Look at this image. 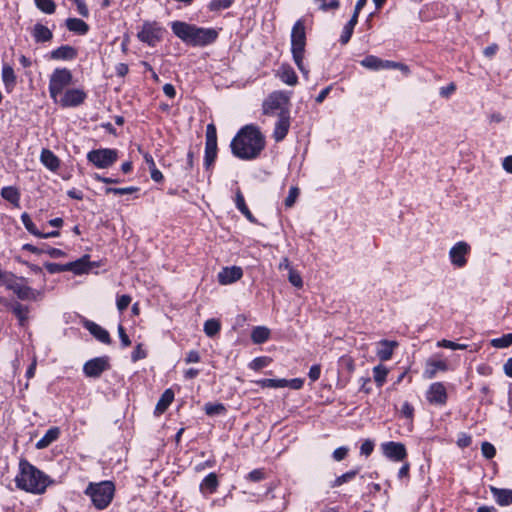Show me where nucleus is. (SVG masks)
<instances>
[{"instance_id": "40", "label": "nucleus", "mask_w": 512, "mask_h": 512, "mask_svg": "<svg viewBox=\"0 0 512 512\" xmlns=\"http://www.w3.org/2000/svg\"><path fill=\"white\" fill-rule=\"evenodd\" d=\"M387 374V368L382 365H378L373 368L374 381L376 382L378 387H381L384 384V382L386 381Z\"/></svg>"}, {"instance_id": "24", "label": "nucleus", "mask_w": 512, "mask_h": 512, "mask_svg": "<svg viewBox=\"0 0 512 512\" xmlns=\"http://www.w3.org/2000/svg\"><path fill=\"white\" fill-rule=\"evenodd\" d=\"M235 204L238 210L247 218L248 221L251 223H257L256 218L253 216L249 208L247 207L245 203L244 196L240 189H237L235 194Z\"/></svg>"}, {"instance_id": "52", "label": "nucleus", "mask_w": 512, "mask_h": 512, "mask_svg": "<svg viewBox=\"0 0 512 512\" xmlns=\"http://www.w3.org/2000/svg\"><path fill=\"white\" fill-rule=\"evenodd\" d=\"M45 268L47 269V271L51 274H55V273H60V272H64V271H68L67 270V264H58V263H45Z\"/></svg>"}, {"instance_id": "39", "label": "nucleus", "mask_w": 512, "mask_h": 512, "mask_svg": "<svg viewBox=\"0 0 512 512\" xmlns=\"http://www.w3.org/2000/svg\"><path fill=\"white\" fill-rule=\"evenodd\" d=\"M358 474V470H350L344 474H342L341 476L337 477L330 485L331 488H336V487H339L349 481H351L352 479H354L356 477V475Z\"/></svg>"}, {"instance_id": "9", "label": "nucleus", "mask_w": 512, "mask_h": 512, "mask_svg": "<svg viewBox=\"0 0 512 512\" xmlns=\"http://www.w3.org/2000/svg\"><path fill=\"white\" fill-rule=\"evenodd\" d=\"M87 159L97 168L106 169L117 161L118 152L110 148L95 149L87 154Z\"/></svg>"}, {"instance_id": "14", "label": "nucleus", "mask_w": 512, "mask_h": 512, "mask_svg": "<svg viewBox=\"0 0 512 512\" xmlns=\"http://www.w3.org/2000/svg\"><path fill=\"white\" fill-rule=\"evenodd\" d=\"M86 93L80 89H68L63 96L58 100L63 107H76L84 102Z\"/></svg>"}, {"instance_id": "11", "label": "nucleus", "mask_w": 512, "mask_h": 512, "mask_svg": "<svg viewBox=\"0 0 512 512\" xmlns=\"http://www.w3.org/2000/svg\"><path fill=\"white\" fill-rule=\"evenodd\" d=\"M470 251L471 247L467 242H457L449 251L451 263L457 268L464 267L467 264V256L470 254Z\"/></svg>"}, {"instance_id": "28", "label": "nucleus", "mask_w": 512, "mask_h": 512, "mask_svg": "<svg viewBox=\"0 0 512 512\" xmlns=\"http://www.w3.org/2000/svg\"><path fill=\"white\" fill-rule=\"evenodd\" d=\"M66 27L69 31L79 35H85L89 30L88 24L79 18H68L66 20Z\"/></svg>"}, {"instance_id": "58", "label": "nucleus", "mask_w": 512, "mask_h": 512, "mask_svg": "<svg viewBox=\"0 0 512 512\" xmlns=\"http://www.w3.org/2000/svg\"><path fill=\"white\" fill-rule=\"evenodd\" d=\"M146 356H147L146 351L142 348L141 344H138L136 346L135 350L133 351L131 358H132V361L136 362L140 359L146 358Z\"/></svg>"}, {"instance_id": "41", "label": "nucleus", "mask_w": 512, "mask_h": 512, "mask_svg": "<svg viewBox=\"0 0 512 512\" xmlns=\"http://www.w3.org/2000/svg\"><path fill=\"white\" fill-rule=\"evenodd\" d=\"M220 322L216 319H209L204 323V332L208 337H213L220 331Z\"/></svg>"}, {"instance_id": "3", "label": "nucleus", "mask_w": 512, "mask_h": 512, "mask_svg": "<svg viewBox=\"0 0 512 512\" xmlns=\"http://www.w3.org/2000/svg\"><path fill=\"white\" fill-rule=\"evenodd\" d=\"M173 33L191 46H206L216 41L218 32L213 28L197 27L182 21L171 23Z\"/></svg>"}, {"instance_id": "57", "label": "nucleus", "mask_w": 512, "mask_h": 512, "mask_svg": "<svg viewBox=\"0 0 512 512\" xmlns=\"http://www.w3.org/2000/svg\"><path fill=\"white\" fill-rule=\"evenodd\" d=\"M206 142H217L216 127L214 124H208L206 128Z\"/></svg>"}, {"instance_id": "42", "label": "nucleus", "mask_w": 512, "mask_h": 512, "mask_svg": "<svg viewBox=\"0 0 512 512\" xmlns=\"http://www.w3.org/2000/svg\"><path fill=\"white\" fill-rule=\"evenodd\" d=\"M490 343L495 348H507L512 345V333L504 334L499 338H494Z\"/></svg>"}, {"instance_id": "56", "label": "nucleus", "mask_w": 512, "mask_h": 512, "mask_svg": "<svg viewBox=\"0 0 512 512\" xmlns=\"http://www.w3.org/2000/svg\"><path fill=\"white\" fill-rule=\"evenodd\" d=\"M353 30L354 28L350 27V25L344 26L342 34L340 36L341 44L346 45L350 41L351 36L353 34Z\"/></svg>"}, {"instance_id": "1", "label": "nucleus", "mask_w": 512, "mask_h": 512, "mask_svg": "<svg viewBox=\"0 0 512 512\" xmlns=\"http://www.w3.org/2000/svg\"><path fill=\"white\" fill-rule=\"evenodd\" d=\"M230 146L234 156L251 160L264 149L265 139L256 126L246 125L233 138Z\"/></svg>"}, {"instance_id": "61", "label": "nucleus", "mask_w": 512, "mask_h": 512, "mask_svg": "<svg viewBox=\"0 0 512 512\" xmlns=\"http://www.w3.org/2000/svg\"><path fill=\"white\" fill-rule=\"evenodd\" d=\"M348 448L347 447H339L334 450L333 452V458L335 461H342L348 454Z\"/></svg>"}, {"instance_id": "15", "label": "nucleus", "mask_w": 512, "mask_h": 512, "mask_svg": "<svg viewBox=\"0 0 512 512\" xmlns=\"http://www.w3.org/2000/svg\"><path fill=\"white\" fill-rule=\"evenodd\" d=\"M427 399L430 403L444 405L447 401L445 386L440 382L433 383L427 391Z\"/></svg>"}, {"instance_id": "30", "label": "nucleus", "mask_w": 512, "mask_h": 512, "mask_svg": "<svg viewBox=\"0 0 512 512\" xmlns=\"http://www.w3.org/2000/svg\"><path fill=\"white\" fill-rule=\"evenodd\" d=\"M1 196L9 201L13 206L19 207L20 206V193L17 190V188L13 186H7L3 187L1 189Z\"/></svg>"}, {"instance_id": "26", "label": "nucleus", "mask_w": 512, "mask_h": 512, "mask_svg": "<svg viewBox=\"0 0 512 512\" xmlns=\"http://www.w3.org/2000/svg\"><path fill=\"white\" fill-rule=\"evenodd\" d=\"M60 435V430L58 427H52L48 429L45 435L36 443L37 449H44L48 447L51 443L56 441Z\"/></svg>"}, {"instance_id": "53", "label": "nucleus", "mask_w": 512, "mask_h": 512, "mask_svg": "<svg viewBox=\"0 0 512 512\" xmlns=\"http://www.w3.org/2000/svg\"><path fill=\"white\" fill-rule=\"evenodd\" d=\"M481 451L484 457L492 459L496 454L495 447L489 442H483L481 445Z\"/></svg>"}, {"instance_id": "29", "label": "nucleus", "mask_w": 512, "mask_h": 512, "mask_svg": "<svg viewBox=\"0 0 512 512\" xmlns=\"http://www.w3.org/2000/svg\"><path fill=\"white\" fill-rule=\"evenodd\" d=\"M447 369V365L444 361H436V360H428L426 363V369L424 371V376L427 379H432L435 377L437 371H445Z\"/></svg>"}, {"instance_id": "33", "label": "nucleus", "mask_w": 512, "mask_h": 512, "mask_svg": "<svg viewBox=\"0 0 512 512\" xmlns=\"http://www.w3.org/2000/svg\"><path fill=\"white\" fill-rule=\"evenodd\" d=\"M270 337V330L265 326H257L252 330L251 339L255 344H262Z\"/></svg>"}, {"instance_id": "27", "label": "nucleus", "mask_w": 512, "mask_h": 512, "mask_svg": "<svg viewBox=\"0 0 512 512\" xmlns=\"http://www.w3.org/2000/svg\"><path fill=\"white\" fill-rule=\"evenodd\" d=\"M219 485L217 475L215 473L208 474L200 484V491L205 494H212L217 490Z\"/></svg>"}, {"instance_id": "13", "label": "nucleus", "mask_w": 512, "mask_h": 512, "mask_svg": "<svg viewBox=\"0 0 512 512\" xmlns=\"http://www.w3.org/2000/svg\"><path fill=\"white\" fill-rule=\"evenodd\" d=\"M383 454L393 461H403L407 457L405 445L400 442L389 441L381 445Z\"/></svg>"}, {"instance_id": "35", "label": "nucleus", "mask_w": 512, "mask_h": 512, "mask_svg": "<svg viewBox=\"0 0 512 512\" xmlns=\"http://www.w3.org/2000/svg\"><path fill=\"white\" fill-rule=\"evenodd\" d=\"M217 156V142L205 143V165L209 167Z\"/></svg>"}, {"instance_id": "60", "label": "nucleus", "mask_w": 512, "mask_h": 512, "mask_svg": "<svg viewBox=\"0 0 512 512\" xmlns=\"http://www.w3.org/2000/svg\"><path fill=\"white\" fill-rule=\"evenodd\" d=\"M321 374V366L319 364H315L311 366L308 376L312 382L317 381L320 378Z\"/></svg>"}, {"instance_id": "2", "label": "nucleus", "mask_w": 512, "mask_h": 512, "mask_svg": "<svg viewBox=\"0 0 512 512\" xmlns=\"http://www.w3.org/2000/svg\"><path fill=\"white\" fill-rule=\"evenodd\" d=\"M17 488L33 494H43L53 484L48 475L22 459L19 462V474L15 478Z\"/></svg>"}, {"instance_id": "8", "label": "nucleus", "mask_w": 512, "mask_h": 512, "mask_svg": "<svg viewBox=\"0 0 512 512\" xmlns=\"http://www.w3.org/2000/svg\"><path fill=\"white\" fill-rule=\"evenodd\" d=\"M23 277L18 278L13 273L4 281V285L8 290L13 291L21 300H36L40 295L39 292L27 286Z\"/></svg>"}, {"instance_id": "7", "label": "nucleus", "mask_w": 512, "mask_h": 512, "mask_svg": "<svg viewBox=\"0 0 512 512\" xmlns=\"http://www.w3.org/2000/svg\"><path fill=\"white\" fill-rule=\"evenodd\" d=\"M72 82V74L66 68L55 69L50 76L49 94L54 102H58V96L63 93L65 87Z\"/></svg>"}, {"instance_id": "59", "label": "nucleus", "mask_w": 512, "mask_h": 512, "mask_svg": "<svg viewBox=\"0 0 512 512\" xmlns=\"http://www.w3.org/2000/svg\"><path fill=\"white\" fill-rule=\"evenodd\" d=\"M374 449V443L371 440H365L360 447V453L365 456L371 455Z\"/></svg>"}, {"instance_id": "64", "label": "nucleus", "mask_w": 512, "mask_h": 512, "mask_svg": "<svg viewBox=\"0 0 512 512\" xmlns=\"http://www.w3.org/2000/svg\"><path fill=\"white\" fill-rule=\"evenodd\" d=\"M472 439L469 435L462 433L457 439V445L461 448L470 446Z\"/></svg>"}, {"instance_id": "23", "label": "nucleus", "mask_w": 512, "mask_h": 512, "mask_svg": "<svg viewBox=\"0 0 512 512\" xmlns=\"http://www.w3.org/2000/svg\"><path fill=\"white\" fill-rule=\"evenodd\" d=\"M32 35L37 43L48 42L53 37L51 30L40 23L34 25Z\"/></svg>"}, {"instance_id": "36", "label": "nucleus", "mask_w": 512, "mask_h": 512, "mask_svg": "<svg viewBox=\"0 0 512 512\" xmlns=\"http://www.w3.org/2000/svg\"><path fill=\"white\" fill-rule=\"evenodd\" d=\"M12 311L15 314V316L18 318L20 325L23 326L28 318V313H29L28 307L24 306L20 303H15L13 305Z\"/></svg>"}, {"instance_id": "54", "label": "nucleus", "mask_w": 512, "mask_h": 512, "mask_svg": "<svg viewBox=\"0 0 512 512\" xmlns=\"http://www.w3.org/2000/svg\"><path fill=\"white\" fill-rule=\"evenodd\" d=\"M339 364L344 367L349 373H352L355 369V364L350 356H342L339 360Z\"/></svg>"}, {"instance_id": "34", "label": "nucleus", "mask_w": 512, "mask_h": 512, "mask_svg": "<svg viewBox=\"0 0 512 512\" xmlns=\"http://www.w3.org/2000/svg\"><path fill=\"white\" fill-rule=\"evenodd\" d=\"M2 81L7 90H10L14 87L16 83V76L14 70L9 65H4L2 68Z\"/></svg>"}, {"instance_id": "43", "label": "nucleus", "mask_w": 512, "mask_h": 512, "mask_svg": "<svg viewBox=\"0 0 512 512\" xmlns=\"http://www.w3.org/2000/svg\"><path fill=\"white\" fill-rule=\"evenodd\" d=\"M204 410L209 416L220 415L226 412L225 406L221 403H206Z\"/></svg>"}, {"instance_id": "37", "label": "nucleus", "mask_w": 512, "mask_h": 512, "mask_svg": "<svg viewBox=\"0 0 512 512\" xmlns=\"http://www.w3.org/2000/svg\"><path fill=\"white\" fill-rule=\"evenodd\" d=\"M257 385L262 388H284L286 387V379H261Z\"/></svg>"}, {"instance_id": "17", "label": "nucleus", "mask_w": 512, "mask_h": 512, "mask_svg": "<svg viewBox=\"0 0 512 512\" xmlns=\"http://www.w3.org/2000/svg\"><path fill=\"white\" fill-rule=\"evenodd\" d=\"M277 121L274 126L273 138L276 142H281L287 136L290 128V113L276 116Z\"/></svg>"}, {"instance_id": "32", "label": "nucleus", "mask_w": 512, "mask_h": 512, "mask_svg": "<svg viewBox=\"0 0 512 512\" xmlns=\"http://www.w3.org/2000/svg\"><path fill=\"white\" fill-rule=\"evenodd\" d=\"M280 79L287 85L294 86L297 84L298 78L292 67L282 65L280 68Z\"/></svg>"}, {"instance_id": "18", "label": "nucleus", "mask_w": 512, "mask_h": 512, "mask_svg": "<svg viewBox=\"0 0 512 512\" xmlns=\"http://www.w3.org/2000/svg\"><path fill=\"white\" fill-rule=\"evenodd\" d=\"M84 327L100 342L104 344L111 343V338L108 331L95 322L86 320L84 322Z\"/></svg>"}, {"instance_id": "5", "label": "nucleus", "mask_w": 512, "mask_h": 512, "mask_svg": "<svg viewBox=\"0 0 512 512\" xmlns=\"http://www.w3.org/2000/svg\"><path fill=\"white\" fill-rule=\"evenodd\" d=\"M115 486L111 481H102L99 483H90L85 490L94 506L99 509H105L112 501Z\"/></svg>"}, {"instance_id": "22", "label": "nucleus", "mask_w": 512, "mask_h": 512, "mask_svg": "<svg viewBox=\"0 0 512 512\" xmlns=\"http://www.w3.org/2000/svg\"><path fill=\"white\" fill-rule=\"evenodd\" d=\"M40 161L51 171H56L60 166L59 158L49 149H43L41 151Z\"/></svg>"}, {"instance_id": "38", "label": "nucleus", "mask_w": 512, "mask_h": 512, "mask_svg": "<svg viewBox=\"0 0 512 512\" xmlns=\"http://www.w3.org/2000/svg\"><path fill=\"white\" fill-rule=\"evenodd\" d=\"M360 64L370 70H380L381 69V59L374 55H368L363 60H361Z\"/></svg>"}, {"instance_id": "46", "label": "nucleus", "mask_w": 512, "mask_h": 512, "mask_svg": "<svg viewBox=\"0 0 512 512\" xmlns=\"http://www.w3.org/2000/svg\"><path fill=\"white\" fill-rule=\"evenodd\" d=\"M138 191L137 187H125V188H112L108 187L105 189L106 194H115V195H126V194H132L134 192Z\"/></svg>"}, {"instance_id": "49", "label": "nucleus", "mask_w": 512, "mask_h": 512, "mask_svg": "<svg viewBox=\"0 0 512 512\" xmlns=\"http://www.w3.org/2000/svg\"><path fill=\"white\" fill-rule=\"evenodd\" d=\"M288 280L293 286L297 288H302L303 286L302 277L294 269H290V272L288 273Z\"/></svg>"}, {"instance_id": "48", "label": "nucleus", "mask_w": 512, "mask_h": 512, "mask_svg": "<svg viewBox=\"0 0 512 512\" xmlns=\"http://www.w3.org/2000/svg\"><path fill=\"white\" fill-rule=\"evenodd\" d=\"M232 5V0H212L209 4L211 11L227 9Z\"/></svg>"}, {"instance_id": "63", "label": "nucleus", "mask_w": 512, "mask_h": 512, "mask_svg": "<svg viewBox=\"0 0 512 512\" xmlns=\"http://www.w3.org/2000/svg\"><path fill=\"white\" fill-rule=\"evenodd\" d=\"M401 413L404 417L412 419L414 414V408L408 402H404L401 408Z\"/></svg>"}, {"instance_id": "47", "label": "nucleus", "mask_w": 512, "mask_h": 512, "mask_svg": "<svg viewBox=\"0 0 512 512\" xmlns=\"http://www.w3.org/2000/svg\"><path fill=\"white\" fill-rule=\"evenodd\" d=\"M437 346L452 349V350H465L468 347L467 344H459V343H455L453 341L446 340V339L439 341L437 343Z\"/></svg>"}, {"instance_id": "62", "label": "nucleus", "mask_w": 512, "mask_h": 512, "mask_svg": "<svg viewBox=\"0 0 512 512\" xmlns=\"http://www.w3.org/2000/svg\"><path fill=\"white\" fill-rule=\"evenodd\" d=\"M118 334H119L121 343L124 347H128L131 345V341H130L128 335L126 334L125 329L122 325L118 326Z\"/></svg>"}, {"instance_id": "25", "label": "nucleus", "mask_w": 512, "mask_h": 512, "mask_svg": "<svg viewBox=\"0 0 512 512\" xmlns=\"http://www.w3.org/2000/svg\"><path fill=\"white\" fill-rule=\"evenodd\" d=\"M174 400V392L171 389H167L161 395L159 401L155 407V414L161 415L166 411V409L170 406V404Z\"/></svg>"}, {"instance_id": "31", "label": "nucleus", "mask_w": 512, "mask_h": 512, "mask_svg": "<svg viewBox=\"0 0 512 512\" xmlns=\"http://www.w3.org/2000/svg\"><path fill=\"white\" fill-rule=\"evenodd\" d=\"M66 268L68 271H72L75 274H82L87 272L90 269L88 265V256H83L76 261L67 263Z\"/></svg>"}, {"instance_id": "10", "label": "nucleus", "mask_w": 512, "mask_h": 512, "mask_svg": "<svg viewBox=\"0 0 512 512\" xmlns=\"http://www.w3.org/2000/svg\"><path fill=\"white\" fill-rule=\"evenodd\" d=\"M137 37L141 42L155 46L162 37V29L155 22H145Z\"/></svg>"}, {"instance_id": "19", "label": "nucleus", "mask_w": 512, "mask_h": 512, "mask_svg": "<svg viewBox=\"0 0 512 512\" xmlns=\"http://www.w3.org/2000/svg\"><path fill=\"white\" fill-rule=\"evenodd\" d=\"M398 346V342L390 340H381L377 344L376 355L381 361H388L393 355L394 349Z\"/></svg>"}, {"instance_id": "16", "label": "nucleus", "mask_w": 512, "mask_h": 512, "mask_svg": "<svg viewBox=\"0 0 512 512\" xmlns=\"http://www.w3.org/2000/svg\"><path fill=\"white\" fill-rule=\"evenodd\" d=\"M243 276L242 268L239 266L225 267L218 273V281L221 285H228L236 282Z\"/></svg>"}, {"instance_id": "44", "label": "nucleus", "mask_w": 512, "mask_h": 512, "mask_svg": "<svg viewBox=\"0 0 512 512\" xmlns=\"http://www.w3.org/2000/svg\"><path fill=\"white\" fill-rule=\"evenodd\" d=\"M38 9L46 14H53L56 10V5L53 0H34Z\"/></svg>"}, {"instance_id": "21", "label": "nucleus", "mask_w": 512, "mask_h": 512, "mask_svg": "<svg viewBox=\"0 0 512 512\" xmlns=\"http://www.w3.org/2000/svg\"><path fill=\"white\" fill-rule=\"evenodd\" d=\"M76 56L77 50L70 45H62L50 54V57L54 60H73Z\"/></svg>"}, {"instance_id": "50", "label": "nucleus", "mask_w": 512, "mask_h": 512, "mask_svg": "<svg viewBox=\"0 0 512 512\" xmlns=\"http://www.w3.org/2000/svg\"><path fill=\"white\" fill-rule=\"evenodd\" d=\"M270 363L268 357H257L250 363V368L253 370H260Z\"/></svg>"}, {"instance_id": "4", "label": "nucleus", "mask_w": 512, "mask_h": 512, "mask_svg": "<svg viewBox=\"0 0 512 512\" xmlns=\"http://www.w3.org/2000/svg\"><path fill=\"white\" fill-rule=\"evenodd\" d=\"M306 45V33L303 20H298L294 24L291 33V51L293 59L298 69L305 75H308V70L303 64L304 52Z\"/></svg>"}, {"instance_id": "55", "label": "nucleus", "mask_w": 512, "mask_h": 512, "mask_svg": "<svg viewBox=\"0 0 512 512\" xmlns=\"http://www.w3.org/2000/svg\"><path fill=\"white\" fill-rule=\"evenodd\" d=\"M131 297L129 295H121L117 299V308L120 312H123L128 308L131 303Z\"/></svg>"}, {"instance_id": "6", "label": "nucleus", "mask_w": 512, "mask_h": 512, "mask_svg": "<svg viewBox=\"0 0 512 512\" xmlns=\"http://www.w3.org/2000/svg\"><path fill=\"white\" fill-rule=\"evenodd\" d=\"M263 114L274 117L290 112V98L282 91H274L263 101Z\"/></svg>"}, {"instance_id": "51", "label": "nucleus", "mask_w": 512, "mask_h": 512, "mask_svg": "<svg viewBox=\"0 0 512 512\" xmlns=\"http://www.w3.org/2000/svg\"><path fill=\"white\" fill-rule=\"evenodd\" d=\"M299 195V189L297 187H291L289 190V194L285 199V206L287 208H291Z\"/></svg>"}, {"instance_id": "45", "label": "nucleus", "mask_w": 512, "mask_h": 512, "mask_svg": "<svg viewBox=\"0 0 512 512\" xmlns=\"http://www.w3.org/2000/svg\"><path fill=\"white\" fill-rule=\"evenodd\" d=\"M21 220H22V223H23L24 227L26 228V230L29 233L33 234L36 237H38V235H40V231L37 229L35 224L32 222V220H31V218H30L28 213L24 212L21 215Z\"/></svg>"}, {"instance_id": "20", "label": "nucleus", "mask_w": 512, "mask_h": 512, "mask_svg": "<svg viewBox=\"0 0 512 512\" xmlns=\"http://www.w3.org/2000/svg\"><path fill=\"white\" fill-rule=\"evenodd\" d=\"M490 491L498 505L508 506L512 504V489H503L491 486Z\"/></svg>"}, {"instance_id": "12", "label": "nucleus", "mask_w": 512, "mask_h": 512, "mask_svg": "<svg viewBox=\"0 0 512 512\" xmlns=\"http://www.w3.org/2000/svg\"><path fill=\"white\" fill-rule=\"evenodd\" d=\"M109 369L108 357H97L84 364L83 372L87 377L97 378Z\"/></svg>"}]
</instances>
